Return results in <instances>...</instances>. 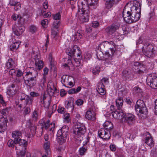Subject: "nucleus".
<instances>
[{"label":"nucleus","mask_w":157,"mask_h":157,"mask_svg":"<svg viewBox=\"0 0 157 157\" xmlns=\"http://www.w3.org/2000/svg\"><path fill=\"white\" fill-rule=\"evenodd\" d=\"M141 5L140 3L136 2L131 7L127 5L125 6L123 10L122 15L127 23H134L139 20L140 17Z\"/></svg>","instance_id":"1"},{"label":"nucleus","mask_w":157,"mask_h":157,"mask_svg":"<svg viewBox=\"0 0 157 157\" xmlns=\"http://www.w3.org/2000/svg\"><path fill=\"white\" fill-rule=\"evenodd\" d=\"M98 0H83L78 4V14H80V20L82 22H87L89 21L90 11L89 6L96 7L97 2Z\"/></svg>","instance_id":"2"},{"label":"nucleus","mask_w":157,"mask_h":157,"mask_svg":"<svg viewBox=\"0 0 157 157\" xmlns=\"http://www.w3.org/2000/svg\"><path fill=\"white\" fill-rule=\"evenodd\" d=\"M30 69L29 71L26 72L25 78L23 77V78L26 85L31 88L36 83V77L37 76L38 72L33 69V67H30Z\"/></svg>","instance_id":"3"},{"label":"nucleus","mask_w":157,"mask_h":157,"mask_svg":"<svg viewBox=\"0 0 157 157\" xmlns=\"http://www.w3.org/2000/svg\"><path fill=\"white\" fill-rule=\"evenodd\" d=\"M118 111L113 112V117L117 119H121L124 118L126 123L129 125H132L135 122V117L131 113H125L122 110H119Z\"/></svg>","instance_id":"4"},{"label":"nucleus","mask_w":157,"mask_h":157,"mask_svg":"<svg viewBox=\"0 0 157 157\" xmlns=\"http://www.w3.org/2000/svg\"><path fill=\"white\" fill-rule=\"evenodd\" d=\"M135 110L140 118L144 119L146 117L147 109L144 101L141 100H138L135 106Z\"/></svg>","instance_id":"5"},{"label":"nucleus","mask_w":157,"mask_h":157,"mask_svg":"<svg viewBox=\"0 0 157 157\" xmlns=\"http://www.w3.org/2000/svg\"><path fill=\"white\" fill-rule=\"evenodd\" d=\"M86 131V128L84 124L77 122L75 124L74 133L75 134V138L79 141L82 140Z\"/></svg>","instance_id":"6"},{"label":"nucleus","mask_w":157,"mask_h":157,"mask_svg":"<svg viewBox=\"0 0 157 157\" xmlns=\"http://www.w3.org/2000/svg\"><path fill=\"white\" fill-rule=\"evenodd\" d=\"M68 129V127L65 125L58 130L56 135L57 141L59 145H62L65 143L67 136L69 134Z\"/></svg>","instance_id":"7"},{"label":"nucleus","mask_w":157,"mask_h":157,"mask_svg":"<svg viewBox=\"0 0 157 157\" xmlns=\"http://www.w3.org/2000/svg\"><path fill=\"white\" fill-rule=\"evenodd\" d=\"M39 124L41 126L40 127L39 133L38 134V136H41L43 133V129L44 128L47 130L48 128H50L49 131L53 133L55 127V124L53 123H50L49 120L45 121L44 119H42L40 120L39 122Z\"/></svg>","instance_id":"8"},{"label":"nucleus","mask_w":157,"mask_h":157,"mask_svg":"<svg viewBox=\"0 0 157 157\" xmlns=\"http://www.w3.org/2000/svg\"><path fill=\"white\" fill-rule=\"evenodd\" d=\"M142 51L144 54L148 58L154 56L156 52L153 44L148 42L144 44Z\"/></svg>","instance_id":"9"},{"label":"nucleus","mask_w":157,"mask_h":157,"mask_svg":"<svg viewBox=\"0 0 157 157\" xmlns=\"http://www.w3.org/2000/svg\"><path fill=\"white\" fill-rule=\"evenodd\" d=\"M66 52L71 58L73 57L78 58L82 57L81 51L77 45H74L71 48H67Z\"/></svg>","instance_id":"10"},{"label":"nucleus","mask_w":157,"mask_h":157,"mask_svg":"<svg viewBox=\"0 0 157 157\" xmlns=\"http://www.w3.org/2000/svg\"><path fill=\"white\" fill-rule=\"evenodd\" d=\"M104 44L107 45L109 50L106 52H109L111 54H116L117 55L120 56L121 55V52L120 50H118L117 48V45L112 41H106Z\"/></svg>","instance_id":"11"},{"label":"nucleus","mask_w":157,"mask_h":157,"mask_svg":"<svg viewBox=\"0 0 157 157\" xmlns=\"http://www.w3.org/2000/svg\"><path fill=\"white\" fill-rule=\"evenodd\" d=\"M18 98V103L23 104L24 105H31L33 101L32 97L23 93L20 94Z\"/></svg>","instance_id":"12"},{"label":"nucleus","mask_w":157,"mask_h":157,"mask_svg":"<svg viewBox=\"0 0 157 157\" xmlns=\"http://www.w3.org/2000/svg\"><path fill=\"white\" fill-rule=\"evenodd\" d=\"M17 92V88L14 84H12L9 86L7 89L6 94L9 100L13 99V97L16 94Z\"/></svg>","instance_id":"13"},{"label":"nucleus","mask_w":157,"mask_h":157,"mask_svg":"<svg viewBox=\"0 0 157 157\" xmlns=\"http://www.w3.org/2000/svg\"><path fill=\"white\" fill-rule=\"evenodd\" d=\"M119 56V55H117L116 54H111L109 53V52H105L104 63L105 65L112 64L113 62L114 61L115 57H117Z\"/></svg>","instance_id":"14"},{"label":"nucleus","mask_w":157,"mask_h":157,"mask_svg":"<svg viewBox=\"0 0 157 157\" xmlns=\"http://www.w3.org/2000/svg\"><path fill=\"white\" fill-rule=\"evenodd\" d=\"M149 76L147 78L146 82L147 85L153 89H157V77L154 76Z\"/></svg>","instance_id":"15"},{"label":"nucleus","mask_w":157,"mask_h":157,"mask_svg":"<svg viewBox=\"0 0 157 157\" xmlns=\"http://www.w3.org/2000/svg\"><path fill=\"white\" fill-rule=\"evenodd\" d=\"M99 136L103 140H107L110 139L111 134L110 131L105 128H101L98 131Z\"/></svg>","instance_id":"16"},{"label":"nucleus","mask_w":157,"mask_h":157,"mask_svg":"<svg viewBox=\"0 0 157 157\" xmlns=\"http://www.w3.org/2000/svg\"><path fill=\"white\" fill-rule=\"evenodd\" d=\"M120 25L119 22H115L107 27L105 29L106 32L109 35H112L118 29Z\"/></svg>","instance_id":"17"},{"label":"nucleus","mask_w":157,"mask_h":157,"mask_svg":"<svg viewBox=\"0 0 157 157\" xmlns=\"http://www.w3.org/2000/svg\"><path fill=\"white\" fill-rule=\"evenodd\" d=\"M134 66L136 67L135 69L136 74L139 75H142L145 71L144 66L139 62L135 63Z\"/></svg>","instance_id":"18"},{"label":"nucleus","mask_w":157,"mask_h":157,"mask_svg":"<svg viewBox=\"0 0 157 157\" xmlns=\"http://www.w3.org/2000/svg\"><path fill=\"white\" fill-rule=\"evenodd\" d=\"M90 138L88 136L86 138L83 142V147H80L79 150V154L80 155L82 156L85 155V153L87 151V145L89 143V140Z\"/></svg>","instance_id":"19"},{"label":"nucleus","mask_w":157,"mask_h":157,"mask_svg":"<svg viewBox=\"0 0 157 157\" xmlns=\"http://www.w3.org/2000/svg\"><path fill=\"white\" fill-rule=\"evenodd\" d=\"M12 29L14 33L17 36L21 35L25 29L23 26H18L15 25L12 26Z\"/></svg>","instance_id":"20"},{"label":"nucleus","mask_w":157,"mask_h":157,"mask_svg":"<svg viewBox=\"0 0 157 157\" xmlns=\"http://www.w3.org/2000/svg\"><path fill=\"white\" fill-rule=\"evenodd\" d=\"M123 98L121 97H118L116 100V105L117 108V109L115 110L114 111L112 112V115L113 117V113L116 111H118V110H122L121 108L122 106L123 103Z\"/></svg>","instance_id":"21"},{"label":"nucleus","mask_w":157,"mask_h":157,"mask_svg":"<svg viewBox=\"0 0 157 157\" xmlns=\"http://www.w3.org/2000/svg\"><path fill=\"white\" fill-rule=\"evenodd\" d=\"M146 137L145 139V143L150 147L154 146V143L153 138L149 132H146Z\"/></svg>","instance_id":"22"},{"label":"nucleus","mask_w":157,"mask_h":157,"mask_svg":"<svg viewBox=\"0 0 157 157\" xmlns=\"http://www.w3.org/2000/svg\"><path fill=\"white\" fill-rule=\"evenodd\" d=\"M96 114L95 112L92 110L91 108H90L86 111L85 117L88 120H94L95 119Z\"/></svg>","instance_id":"23"},{"label":"nucleus","mask_w":157,"mask_h":157,"mask_svg":"<svg viewBox=\"0 0 157 157\" xmlns=\"http://www.w3.org/2000/svg\"><path fill=\"white\" fill-rule=\"evenodd\" d=\"M15 150L17 157H24L25 156L26 151V148H20V147L15 146Z\"/></svg>","instance_id":"24"},{"label":"nucleus","mask_w":157,"mask_h":157,"mask_svg":"<svg viewBox=\"0 0 157 157\" xmlns=\"http://www.w3.org/2000/svg\"><path fill=\"white\" fill-rule=\"evenodd\" d=\"M104 87L102 86L100 87V86H98V88L97 90V91L98 93V94H97L98 96L101 97H103L104 99H106V97L105 95L106 91L105 89L104 88Z\"/></svg>","instance_id":"25"},{"label":"nucleus","mask_w":157,"mask_h":157,"mask_svg":"<svg viewBox=\"0 0 157 157\" xmlns=\"http://www.w3.org/2000/svg\"><path fill=\"white\" fill-rule=\"evenodd\" d=\"M16 141H17V144H19L17 146H16L17 147H20V148H26L28 144L27 141L20 138H18Z\"/></svg>","instance_id":"26"},{"label":"nucleus","mask_w":157,"mask_h":157,"mask_svg":"<svg viewBox=\"0 0 157 157\" xmlns=\"http://www.w3.org/2000/svg\"><path fill=\"white\" fill-rule=\"evenodd\" d=\"M8 120L4 119L0 121V132H4L7 128Z\"/></svg>","instance_id":"27"},{"label":"nucleus","mask_w":157,"mask_h":157,"mask_svg":"<svg viewBox=\"0 0 157 157\" xmlns=\"http://www.w3.org/2000/svg\"><path fill=\"white\" fill-rule=\"evenodd\" d=\"M6 65L7 68L10 69L15 68L16 66V64L13 59L9 58L7 61Z\"/></svg>","instance_id":"28"},{"label":"nucleus","mask_w":157,"mask_h":157,"mask_svg":"<svg viewBox=\"0 0 157 157\" xmlns=\"http://www.w3.org/2000/svg\"><path fill=\"white\" fill-rule=\"evenodd\" d=\"M54 86L52 82H48L47 85L48 92L50 96H54Z\"/></svg>","instance_id":"29"},{"label":"nucleus","mask_w":157,"mask_h":157,"mask_svg":"<svg viewBox=\"0 0 157 157\" xmlns=\"http://www.w3.org/2000/svg\"><path fill=\"white\" fill-rule=\"evenodd\" d=\"M72 77H70L67 75H63L61 78V82L63 85L67 87V85L69 81L72 78Z\"/></svg>","instance_id":"30"},{"label":"nucleus","mask_w":157,"mask_h":157,"mask_svg":"<svg viewBox=\"0 0 157 157\" xmlns=\"http://www.w3.org/2000/svg\"><path fill=\"white\" fill-rule=\"evenodd\" d=\"M29 128L30 130V132L33 135H34L35 134H36L37 136L39 137V136H38V135L39 133L40 127L37 128L36 126L33 125L29 127Z\"/></svg>","instance_id":"31"},{"label":"nucleus","mask_w":157,"mask_h":157,"mask_svg":"<svg viewBox=\"0 0 157 157\" xmlns=\"http://www.w3.org/2000/svg\"><path fill=\"white\" fill-rule=\"evenodd\" d=\"M35 65L36 68L40 70L43 68L44 63L43 61L37 59L35 61Z\"/></svg>","instance_id":"32"},{"label":"nucleus","mask_w":157,"mask_h":157,"mask_svg":"<svg viewBox=\"0 0 157 157\" xmlns=\"http://www.w3.org/2000/svg\"><path fill=\"white\" fill-rule=\"evenodd\" d=\"M22 133L21 131L17 130L13 132L12 133V136L14 139V140L17 139L18 138H21Z\"/></svg>","instance_id":"33"},{"label":"nucleus","mask_w":157,"mask_h":157,"mask_svg":"<svg viewBox=\"0 0 157 157\" xmlns=\"http://www.w3.org/2000/svg\"><path fill=\"white\" fill-rule=\"evenodd\" d=\"M50 146V143L49 142L45 143L44 145V149L45 152L48 156L51 153Z\"/></svg>","instance_id":"34"},{"label":"nucleus","mask_w":157,"mask_h":157,"mask_svg":"<svg viewBox=\"0 0 157 157\" xmlns=\"http://www.w3.org/2000/svg\"><path fill=\"white\" fill-rule=\"evenodd\" d=\"M20 43L19 41L12 43L10 46V49L11 51H14L19 48Z\"/></svg>","instance_id":"35"},{"label":"nucleus","mask_w":157,"mask_h":157,"mask_svg":"<svg viewBox=\"0 0 157 157\" xmlns=\"http://www.w3.org/2000/svg\"><path fill=\"white\" fill-rule=\"evenodd\" d=\"M70 58L69 57V58H65L63 59L64 63H63V65L64 67H68L69 65L72 64V61L71 59H70Z\"/></svg>","instance_id":"36"},{"label":"nucleus","mask_w":157,"mask_h":157,"mask_svg":"<svg viewBox=\"0 0 157 157\" xmlns=\"http://www.w3.org/2000/svg\"><path fill=\"white\" fill-rule=\"evenodd\" d=\"M114 0H106L105 7L107 9H109L112 7L114 4Z\"/></svg>","instance_id":"37"},{"label":"nucleus","mask_w":157,"mask_h":157,"mask_svg":"<svg viewBox=\"0 0 157 157\" xmlns=\"http://www.w3.org/2000/svg\"><path fill=\"white\" fill-rule=\"evenodd\" d=\"M81 90V87L80 86H78L77 89L72 88L70 89L68 93L69 94H75L79 92Z\"/></svg>","instance_id":"38"},{"label":"nucleus","mask_w":157,"mask_h":157,"mask_svg":"<svg viewBox=\"0 0 157 157\" xmlns=\"http://www.w3.org/2000/svg\"><path fill=\"white\" fill-rule=\"evenodd\" d=\"M32 121L34 122H36L39 119V116L37 111L35 110L32 113L31 116Z\"/></svg>","instance_id":"39"},{"label":"nucleus","mask_w":157,"mask_h":157,"mask_svg":"<svg viewBox=\"0 0 157 157\" xmlns=\"http://www.w3.org/2000/svg\"><path fill=\"white\" fill-rule=\"evenodd\" d=\"M64 121L66 123H69L70 122L71 120L70 118V114L69 113H65L63 114Z\"/></svg>","instance_id":"40"},{"label":"nucleus","mask_w":157,"mask_h":157,"mask_svg":"<svg viewBox=\"0 0 157 157\" xmlns=\"http://www.w3.org/2000/svg\"><path fill=\"white\" fill-rule=\"evenodd\" d=\"M52 16L54 21L57 20V21L59 20L60 21L61 15L60 11H59L56 14H53Z\"/></svg>","instance_id":"41"},{"label":"nucleus","mask_w":157,"mask_h":157,"mask_svg":"<svg viewBox=\"0 0 157 157\" xmlns=\"http://www.w3.org/2000/svg\"><path fill=\"white\" fill-rule=\"evenodd\" d=\"M16 140H14V141L12 140H9L7 143L8 146L10 147H14L15 145L17 144V141H16Z\"/></svg>","instance_id":"42"},{"label":"nucleus","mask_w":157,"mask_h":157,"mask_svg":"<svg viewBox=\"0 0 157 157\" xmlns=\"http://www.w3.org/2000/svg\"><path fill=\"white\" fill-rule=\"evenodd\" d=\"M73 58L75 63V65L77 67L79 66L80 64V60L82 57L78 58L77 57H73Z\"/></svg>","instance_id":"43"},{"label":"nucleus","mask_w":157,"mask_h":157,"mask_svg":"<svg viewBox=\"0 0 157 157\" xmlns=\"http://www.w3.org/2000/svg\"><path fill=\"white\" fill-rule=\"evenodd\" d=\"M124 151L121 149H119L117 150L116 152V155L117 157L122 156H124Z\"/></svg>","instance_id":"44"},{"label":"nucleus","mask_w":157,"mask_h":157,"mask_svg":"<svg viewBox=\"0 0 157 157\" xmlns=\"http://www.w3.org/2000/svg\"><path fill=\"white\" fill-rule=\"evenodd\" d=\"M61 21H59L55 20L54 21L53 24V27L56 29H58L60 26V24H61Z\"/></svg>","instance_id":"45"},{"label":"nucleus","mask_w":157,"mask_h":157,"mask_svg":"<svg viewBox=\"0 0 157 157\" xmlns=\"http://www.w3.org/2000/svg\"><path fill=\"white\" fill-rule=\"evenodd\" d=\"M48 23V20L46 19L43 20L41 22V25L44 28H47Z\"/></svg>","instance_id":"46"},{"label":"nucleus","mask_w":157,"mask_h":157,"mask_svg":"<svg viewBox=\"0 0 157 157\" xmlns=\"http://www.w3.org/2000/svg\"><path fill=\"white\" fill-rule=\"evenodd\" d=\"M134 92L136 93H141L142 92V90L138 86H136L133 89Z\"/></svg>","instance_id":"47"},{"label":"nucleus","mask_w":157,"mask_h":157,"mask_svg":"<svg viewBox=\"0 0 157 157\" xmlns=\"http://www.w3.org/2000/svg\"><path fill=\"white\" fill-rule=\"evenodd\" d=\"M100 72V67L99 66H96L93 70V73L95 75L98 74Z\"/></svg>","instance_id":"48"},{"label":"nucleus","mask_w":157,"mask_h":157,"mask_svg":"<svg viewBox=\"0 0 157 157\" xmlns=\"http://www.w3.org/2000/svg\"><path fill=\"white\" fill-rule=\"evenodd\" d=\"M96 55L98 59L99 60L102 59L103 57V54L102 52L99 51L97 52Z\"/></svg>","instance_id":"49"},{"label":"nucleus","mask_w":157,"mask_h":157,"mask_svg":"<svg viewBox=\"0 0 157 157\" xmlns=\"http://www.w3.org/2000/svg\"><path fill=\"white\" fill-rule=\"evenodd\" d=\"M43 6L44 9V10H41V13H44L45 12V10L48 8V2L47 1H45L43 3Z\"/></svg>","instance_id":"50"},{"label":"nucleus","mask_w":157,"mask_h":157,"mask_svg":"<svg viewBox=\"0 0 157 157\" xmlns=\"http://www.w3.org/2000/svg\"><path fill=\"white\" fill-rule=\"evenodd\" d=\"M75 104L78 106H80L82 105L84 103V101L82 99H78L75 101Z\"/></svg>","instance_id":"51"},{"label":"nucleus","mask_w":157,"mask_h":157,"mask_svg":"<svg viewBox=\"0 0 157 157\" xmlns=\"http://www.w3.org/2000/svg\"><path fill=\"white\" fill-rule=\"evenodd\" d=\"M123 33L124 34H127L129 32V28L127 26H124L122 28Z\"/></svg>","instance_id":"52"},{"label":"nucleus","mask_w":157,"mask_h":157,"mask_svg":"<svg viewBox=\"0 0 157 157\" xmlns=\"http://www.w3.org/2000/svg\"><path fill=\"white\" fill-rule=\"evenodd\" d=\"M57 111L59 113L64 114L65 113V109L63 107H59L57 109Z\"/></svg>","instance_id":"53"},{"label":"nucleus","mask_w":157,"mask_h":157,"mask_svg":"<svg viewBox=\"0 0 157 157\" xmlns=\"http://www.w3.org/2000/svg\"><path fill=\"white\" fill-rule=\"evenodd\" d=\"M31 112V110L30 107L29 106H26V107L24 110V112L25 114L27 115L29 113Z\"/></svg>","instance_id":"54"},{"label":"nucleus","mask_w":157,"mask_h":157,"mask_svg":"<svg viewBox=\"0 0 157 157\" xmlns=\"http://www.w3.org/2000/svg\"><path fill=\"white\" fill-rule=\"evenodd\" d=\"M113 128V124L111 122L106 127H105L104 128L106 129H107L110 131H110L112 130V129Z\"/></svg>","instance_id":"55"},{"label":"nucleus","mask_w":157,"mask_h":157,"mask_svg":"<svg viewBox=\"0 0 157 157\" xmlns=\"http://www.w3.org/2000/svg\"><path fill=\"white\" fill-rule=\"evenodd\" d=\"M36 30V27L34 25H31L30 27V31L32 33H35Z\"/></svg>","instance_id":"56"},{"label":"nucleus","mask_w":157,"mask_h":157,"mask_svg":"<svg viewBox=\"0 0 157 157\" xmlns=\"http://www.w3.org/2000/svg\"><path fill=\"white\" fill-rule=\"evenodd\" d=\"M31 97H37L39 95V94L38 93L34 91L31 92L30 94Z\"/></svg>","instance_id":"57"},{"label":"nucleus","mask_w":157,"mask_h":157,"mask_svg":"<svg viewBox=\"0 0 157 157\" xmlns=\"http://www.w3.org/2000/svg\"><path fill=\"white\" fill-rule=\"evenodd\" d=\"M23 73L22 71L21 70L18 69L17 70L16 76L17 77H19L23 75Z\"/></svg>","instance_id":"58"},{"label":"nucleus","mask_w":157,"mask_h":157,"mask_svg":"<svg viewBox=\"0 0 157 157\" xmlns=\"http://www.w3.org/2000/svg\"><path fill=\"white\" fill-rule=\"evenodd\" d=\"M48 59L50 62V64L51 65H52L53 62V59L52 56V53H50L49 55Z\"/></svg>","instance_id":"59"},{"label":"nucleus","mask_w":157,"mask_h":157,"mask_svg":"<svg viewBox=\"0 0 157 157\" xmlns=\"http://www.w3.org/2000/svg\"><path fill=\"white\" fill-rule=\"evenodd\" d=\"M50 104V100H48L47 102H46L45 101L44 103V107L47 109L49 108V106Z\"/></svg>","instance_id":"60"},{"label":"nucleus","mask_w":157,"mask_h":157,"mask_svg":"<svg viewBox=\"0 0 157 157\" xmlns=\"http://www.w3.org/2000/svg\"><path fill=\"white\" fill-rule=\"evenodd\" d=\"M92 25L93 27L96 28L98 27L99 25V23L97 21H94L93 22Z\"/></svg>","instance_id":"61"},{"label":"nucleus","mask_w":157,"mask_h":157,"mask_svg":"<svg viewBox=\"0 0 157 157\" xmlns=\"http://www.w3.org/2000/svg\"><path fill=\"white\" fill-rule=\"evenodd\" d=\"M109 148L112 151H115L116 150V146L114 144H110L109 146Z\"/></svg>","instance_id":"62"},{"label":"nucleus","mask_w":157,"mask_h":157,"mask_svg":"<svg viewBox=\"0 0 157 157\" xmlns=\"http://www.w3.org/2000/svg\"><path fill=\"white\" fill-rule=\"evenodd\" d=\"M19 2H15L14 0H10V6H14L16 5V4H17Z\"/></svg>","instance_id":"63"},{"label":"nucleus","mask_w":157,"mask_h":157,"mask_svg":"<svg viewBox=\"0 0 157 157\" xmlns=\"http://www.w3.org/2000/svg\"><path fill=\"white\" fill-rule=\"evenodd\" d=\"M74 38L76 40H78L81 39L80 34L78 33H76L75 35L74 36Z\"/></svg>","instance_id":"64"}]
</instances>
